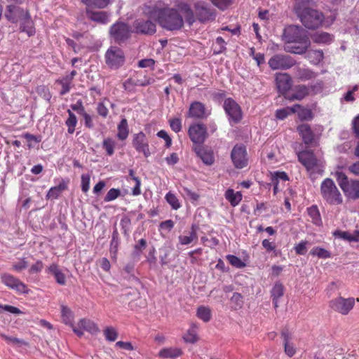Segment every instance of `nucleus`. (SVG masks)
Masks as SVG:
<instances>
[{
  "label": "nucleus",
  "instance_id": "1",
  "mask_svg": "<svg viewBox=\"0 0 359 359\" xmlns=\"http://www.w3.org/2000/svg\"><path fill=\"white\" fill-rule=\"evenodd\" d=\"M282 38L285 42L284 50L287 53L302 55L311 46L307 32L299 25H291L286 27Z\"/></svg>",
  "mask_w": 359,
  "mask_h": 359
},
{
  "label": "nucleus",
  "instance_id": "2",
  "mask_svg": "<svg viewBox=\"0 0 359 359\" xmlns=\"http://www.w3.org/2000/svg\"><path fill=\"white\" fill-rule=\"evenodd\" d=\"M313 0H299L294 3L293 11L303 26L314 30L323 26L325 21L323 13L311 8Z\"/></svg>",
  "mask_w": 359,
  "mask_h": 359
},
{
  "label": "nucleus",
  "instance_id": "3",
  "mask_svg": "<svg viewBox=\"0 0 359 359\" xmlns=\"http://www.w3.org/2000/svg\"><path fill=\"white\" fill-rule=\"evenodd\" d=\"M156 14L158 23L167 31H179L184 26V19L180 13L175 8H159L156 11Z\"/></svg>",
  "mask_w": 359,
  "mask_h": 359
},
{
  "label": "nucleus",
  "instance_id": "4",
  "mask_svg": "<svg viewBox=\"0 0 359 359\" xmlns=\"http://www.w3.org/2000/svg\"><path fill=\"white\" fill-rule=\"evenodd\" d=\"M297 156L299 161L305 167L311 179H315L316 175H323V165L312 151H299Z\"/></svg>",
  "mask_w": 359,
  "mask_h": 359
},
{
  "label": "nucleus",
  "instance_id": "5",
  "mask_svg": "<svg viewBox=\"0 0 359 359\" xmlns=\"http://www.w3.org/2000/svg\"><path fill=\"white\" fill-rule=\"evenodd\" d=\"M133 32V29L128 23L118 20L110 26L109 38L111 43L122 45L131 38Z\"/></svg>",
  "mask_w": 359,
  "mask_h": 359
},
{
  "label": "nucleus",
  "instance_id": "6",
  "mask_svg": "<svg viewBox=\"0 0 359 359\" xmlns=\"http://www.w3.org/2000/svg\"><path fill=\"white\" fill-rule=\"evenodd\" d=\"M320 194L329 204L339 205L343 202L341 194L331 178H326L321 182Z\"/></svg>",
  "mask_w": 359,
  "mask_h": 359
},
{
  "label": "nucleus",
  "instance_id": "7",
  "mask_svg": "<svg viewBox=\"0 0 359 359\" xmlns=\"http://www.w3.org/2000/svg\"><path fill=\"white\" fill-rule=\"evenodd\" d=\"M223 109L230 125L239 123L243 119V111L241 106L231 97L224 100Z\"/></svg>",
  "mask_w": 359,
  "mask_h": 359
},
{
  "label": "nucleus",
  "instance_id": "8",
  "mask_svg": "<svg viewBox=\"0 0 359 359\" xmlns=\"http://www.w3.org/2000/svg\"><path fill=\"white\" fill-rule=\"evenodd\" d=\"M106 65L111 69H117L125 63V55L121 48L111 46L105 53Z\"/></svg>",
  "mask_w": 359,
  "mask_h": 359
},
{
  "label": "nucleus",
  "instance_id": "9",
  "mask_svg": "<svg viewBox=\"0 0 359 359\" xmlns=\"http://www.w3.org/2000/svg\"><path fill=\"white\" fill-rule=\"evenodd\" d=\"M188 135L193 147L203 144L208 136L207 128L203 123H193L188 129Z\"/></svg>",
  "mask_w": 359,
  "mask_h": 359
},
{
  "label": "nucleus",
  "instance_id": "10",
  "mask_svg": "<svg viewBox=\"0 0 359 359\" xmlns=\"http://www.w3.org/2000/svg\"><path fill=\"white\" fill-rule=\"evenodd\" d=\"M133 32L138 35L151 36L156 32V23L149 19H136L133 22Z\"/></svg>",
  "mask_w": 359,
  "mask_h": 359
},
{
  "label": "nucleus",
  "instance_id": "11",
  "mask_svg": "<svg viewBox=\"0 0 359 359\" xmlns=\"http://www.w3.org/2000/svg\"><path fill=\"white\" fill-rule=\"evenodd\" d=\"M231 158L236 168L242 169L248 164L246 148L242 144H236L231 152Z\"/></svg>",
  "mask_w": 359,
  "mask_h": 359
},
{
  "label": "nucleus",
  "instance_id": "12",
  "mask_svg": "<svg viewBox=\"0 0 359 359\" xmlns=\"http://www.w3.org/2000/svg\"><path fill=\"white\" fill-rule=\"evenodd\" d=\"M268 64L273 69H288L296 64V61L287 55L276 54L271 57Z\"/></svg>",
  "mask_w": 359,
  "mask_h": 359
},
{
  "label": "nucleus",
  "instance_id": "13",
  "mask_svg": "<svg viewBox=\"0 0 359 359\" xmlns=\"http://www.w3.org/2000/svg\"><path fill=\"white\" fill-rule=\"evenodd\" d=\"M355 304L354 298L337 297L329 302L330 307L334 311L342 315H346L353 308Z\"/></svg>",
  "mask_w": 359,
  "mask_h": 359
},
{
  "label": "nucleus",
  "instance_id": "14",
  "mask_svg": "<svg viewBox=\"0 0 359 359\" xmlns=\"http://www.w3.org/2000/svg\"><path fill=\"white\" fill-rule=\"evenodd\" d=\"M211 114V110L208 109L205 104L199 101H194L190 104L187 116L195 119H205Z\"/></svg>",
  "mask_w": 359,
  "mask_h": 359
},
{
  "label": "nucleus",
  "instance_id": "15",
  "mask_svg": "<svg viewBox=\"0 0 359 359\" xmlns=\"http://www.w3.org/2000/svg\"><path fill=\"white\" fill-rule=\"evenodd\" d=\"M132 144L138 153H142L146 158L151 155L148 139L142 131L133 134Z\"/></svg>",
  "mask_w": 359,
  "mask_h": 359
},
{
  "label": "nucleus",
  "instance_id": "16",
  "mask_svg": "<svg viewBox=\"0 0 359 359\" xmlns=\"http://www.w3.org/2000/svg\"><path fill=\"white\" fill-rule=\"evenodd\" d=\"M1 280L7 287L20 294L28 293L29 290L26 285L11 274L3 273L1 276Z\"/></svg>",
  "mask_w": 359,
  "mask_h": 359
},
{
  "label": "nucleus",
  "instance_id": "17",
  "mask_svg": "<svg viewBox=\"0 0 359 359\" xmlns=\"http://www.w3.org/2000/svg\"><path fill=\"white\" fill-rule=\"evenodd\" d=\"M193 151L196 156L206 165H212L215 163V155L210 147L201 144L192 147Z\"/></svg>",
  "mask_w": 359,
  "mask_h": 359
},
{
  "label": "nucleus",
  "instance_id": "18",
  "mask_svg": "<svg viewBox=\"0 0 359 359\" xmlns=\"http://www.w3.org/2000/svg\"><path fill=\"white\" fill-rule=\"evenodd\" d=\"M194 7L197 18L200 22H203L215 19V12L209 8L204 1H198L196 3Z\"/></svg>",
  "mask_w": 359,
  "mask_h": 359
},
{
  "label": "nucleus",
  "instance_id": "19",
  "mask_svg": "<svg viewBox=\"0 0 359 359\" xmlns=\"http://www.w3.org/2000/svg\"><path fill=\"white\" fill-rule=\"evenodd\" d=\"M27 13H29L27 10H25L18 6L11 4L6 7L5 16L11 22L17 23L20 22Z\"/></svg>",
  "mask_w": 359,
  "mask_h": 359
},
{
  "label": "nucleus",
  "instance_id": "20",
  "mask_svg": "<svg viewBox=\"0 0 359 359\" xmlns=\"http://www.w3.org/2000/svg\"><path fill=\"white\" fill-rule=\"evenodd\" d=\"M275 80L278 90L282 95L285 94L291 88L292 79L288 74L277 73Z\"/></svg>",
  "mask_w": 359,
  "mask_h": 359
},
{
  "label": "nucleus",
  "instance_id": "21",
  "mask_svg": "<svg viewBox=\"0 0 359 359\" xmlns=\"http://www.w3.org/2000/svg\"><path fill=\"white\" fill-rule=\"evenodd\" d=\"M297 131L303 142L308 147L313 146L315 142V135L309 124H301L297 127Z\"/></svg>",
  "mask_w": 359,
  "mask_h": 359
},
{
  "label": "nucleus",
  "instance_id": "22",
  "mask_svg": "<svg viewBox=\"0 0 359 359\" xmlns=\"http://www.w3.org/2000/svg\"><path fill=\"white\" fill-rule=\"evenodd\" d=\"M69 182V179H61L57 185L50 188L46 195V198L47 200H55L58 198L62 192L67 189Z\"/></svg>",
  "mask_w": 359,
  "mask_h": 359
},
{
  "label": "nucleus",
  "instance_id": "23",
  "mask_svg": "<svg viewBox=\"0 0 359 359\" xmlns=\"http://www.w3.org/2000/svg\"><path fill=\"white\" fill-rule=\"evenodd\" d=\"M86 13L88 19L102 25H106L110 20V15L106 11H94L87 8Z\"/></svg>",
  "mask_w": 359,
  "mask_h": 359
},
{
  "label": "nucleus",
  "instance_id": "24",
  "mask_svg": "<svg viewBox=\"0 0 359 359\" xmlns=\"http://www.w3.org/2000/svg\"><path fill=\"white\" fill-rule=\"evenodd\" d=\"M46 273L54 276L56 283L60 285L66 284V276L56 263H52L46 269Z\"/></svg>",
  "mask_w": 359,
  "mask_h": 359
},
{
  "label": "nucleus",
  "instance_id": "25",
  "mask_svg": "<svg viewBox=\"0 0 359 359\" xmlns=\"http://www.w3.org/2000/svg\"><path fill=\"white\" fill-rule=\"evenodd\" d=\"M20 22V29L21 32L27 33L29 36L35 34L36 29L34 23L29 13H27V15L21 19Z\"/></svg>",
  "mask_w": 359,
  "mask_h": 359
},
{
  "label": "nucleus",
  "instance_id": "26",
  "mask_svg": "<svg viewBox=\"0 0 359 359\" xmlns=\"http://www.w3.org/2000/svg\"><path fill=\"white\" fill-rule=\"evenodd\" d=\"M345 196L352 200L359 198V180H351L346 187L343 190Z\"/></svg>",
  "mask_w": 359,
  "mask_h": 359
},
{
  "label": "nucleus",
  "instance_id": "27",
  "mask_svg": "<svg viewBox=\"0 0 359 359\" xmlns=\"http://www.w3.org/2000/svg\"><path fill=\"white\" fill-rule=\"evenodd\" d=\"M116 137L119 140H126L129 135V126L126 118H123L117 126Z\"/></svg>",
  "mask_w": 359,
  "mask_h": 359
},
{
  "label": "nucleus",
  "instance_id": "28",
  "mask_svg": "<svg viewBox=\"0 0 359 359\" xmlns=\"http://www.w3.org/2000/svg\"><path fill=\"white\" fill-rule=\"evenodd\" d=\"M182 354V351L179 348H164L158 353V356L162 358H175Z\"/></svg>",
  "mask_w": 359,
  "mask_h": 359
},
{
  "label": "nucleus",
  "instance_id": "29",
  "mask_svg": "<svg viewBox=\"0 0 359 359\" xmlns=\"http://www.w3.org/2000/svg\"><path fill=\"white\" fill-rule=\"evenodd\" d=\"M225 198L230 204L235 207L242 200V195L239 191H235L232 189H228L225 192Z\"/></svg>",
  "mask_w": 359,
  "mask_h": 359
},
{
  "label": "nucleus",
  "instance_id": "30",
  "mask_svg": "<svg viewBox=\"0 0 359 359\" xmlns=\"http://www.w3.org/2000/svg\"><path fill=\"white\" fill-rule=\"evenodd\" d=\"M305 53H306V57L313 65H318L324 57L323 52L321 50H307Z\"/></svg>",
  "mask_w": 359,
  "mask_h": 359
},
{
  "label": "nucleus",
  "instance_id": "31",
  "mask_svg": "<svg viewBox=\"0 0 359 359\" xmlns=\"http://www.w3.org/2000/svg\"><path fill=\"white\" fill-rule=\"evenodd\" d=\"M297 108H300L299 104H294L292 107H287L283 109H279L276 111V117L279 120H284L289 115L294 114L297 111Z\"/></svg>",
  "mask_w": 359,
  "mask_h": 359
},
{
  "label": "nucleus",
  "instance_id": "32",
  "mask_svg": "<svg viewBox=\"0 0 359 359\" xmlns=\"http://www.w3.org/2000/svg\"><path fill=\"white\" fill-rule=\"evenodd\" d=\"M196 226L195 225H192L191 230L189 232V236L180 235L178 237L179 243L182 245H187L190 244L194 241L198 240V236L196 233Z\"/></svg>",
  "mask_w": 359,
  "mask_h": 359
},
{
  "label": "nucleus",
  "instance_id": "33",
  "mask_svg": "<svg viewBox=\"0 0 359 359\" xmlns=\"http://www.w3.org/2000/svg\"><path fill=\"white\" fill-rule=\"evenodd\" d=\"M307 212L311 218L312 222L316 226L322 225L321 216L317 205H313L307 208Z\"/></svg>",
  "mask_w": 359,
  "mask_h": 359
},
{
  "label": "nucleus",
  "instance_id": "34",
  "mask_svg": "<svg viewBox=\"0 0 359 359\" xmlns=\"http://www.w3.org/2000/svg\"><path fill=\"white\" fill-rule=\"evenodd\" d=\"M309 87L305 85H299L296 86L294 93L292 94L290 100H301L309 94Z\"/></svg>",
  "mask_w": 359,
  "mask_h": 359
},
{
  "label": "nucleus",
  "instance_id": "35",
  "mask_svg": "<svg viewBox=\"0 0 359 359\" xmlns=\"http://www.w3.org/2000/svg\"><path fill=\"white\" fill-rule=\"evenodd\" d=\"M147 241L144 238L140 239L134 245L132 252V257L134 259H139L142 251L147 248Z\"/></svg>",
  "mask_w": 359,
  "mask_h": 359
},
{
  "label": "nucleus",
  "instance_id": "36",
  "mask_svg": "<svg viewBox=\"0 0 359 359\" xmlns=\"http://www.w3.org/2000/svg\"><path fill=\"white\" fill-rule=\"evenodd\" d=\"M88 8L94 7L99 9L105 8L111 4V0H81Z\"/></svg>",
  "mask_w": 359,
  "mask_h": 359
},
{
  "label": "nucleus",
  "instance_id": "37",
  "mask_svg": "<svg viewBox=\"0 0 359 359\" xmlns=\"http://www.w3.org/2000/svg\"><path fill=\"white\" fill-rule=\"evenodd\" d=\"M197 317L205 323H208L212 318L211 309L205 306H201L197 309Z\"/></svg>",
  "mask_w": 359,
  "mask_h": 359
},
{
  "label": "nucleus",
  "instance_id": "38",
  "mask_svg": "<svg viewBox=\"0 0 359 359\" xmlns=\"http://www.w3.org/2000/svg\"><path fill=\"white\" fill-rule=\"evenodd\" d=\"M68 118L65 121V125L67 126V132L69 134H73L75 131V128L77 124V118L76 115L70 110H67Z\"/></svg>",
  "mask_w": 359,
  "mask_h": 359
},
{
  "label": "nucleus",
  "instance_id": "39",
  "mask_svg": "<svg viewBox=\"0 0 359 359\" xmlns=\"http://www.w3.org/2000/svg\"><path fill=\"white\" fill-rule=\"evenodd\" d=\"M116 145V142L111 137H107L102 142V148L109 156H111L114 154Z\"/></svg>",
  "mask_w": 359,
  "mask_h": 359
},
{
  "label": "nucleus",
  "instance_id": "40",
  "mask_svg": "<svg viewBox=\"0 0 359 359\" xmlns=\"http://www.w3.org/2000/svg\"><path fill=\"white\" fill-rule=\"evenodd\" d=\"M297 76L302 81H307L315 78L316 74L308 68H299L297 71Z\"/></svg>",
  "mask_w": 359,
  "mask_h": 359
},
{
  "label": "nucleus",
  "instance_id": "41",
  "mask_svg": "<svg viewBox=\"0 0 359 359\" xmlns=\"http://www.w3.org/2000/svg\"><path fill=\"white\" fill-rule=\"evenodd\" d=\"M310 255L319 259H328L332 256L330 251L321 247L313 248L310 251Z\"/></svg>",
  "mask_w": 359,
  "mask_h": 359
},
{
  "label": "nucleus",
  "instance_id": "42",
  "mask_svg": "<svg viewBox=\"0 0 359 359\" xmlns=\"http://www.w3.org/2000/svg\"><path fill=\"white\" fill-rule=\"evenodd\" d=\"M79 325L81 328L91 333L97 332L98 331L97 325L90 320L84 318L81 319L79 322Z\"/></svg>",
  "mask_w": 359,
  "mask_h": 359
},
{
  "label": "nucleus",
  "instance_id": "43",
  "mask_svg": "<svg viewBox=\"0 0 359 359\" xmlns=\"http://www.w3.org/2000/svg\"><path fill=\"white\" fill-rule=\"evenodd\" d=\"M313 40L317 43H329L332 41V36L327 32L316 33Z\"/></svg>",
  "mask_w": 359,
  "mask_h": 359
},
{
  "label": "nucleus",
  "instance_id": "44",
  "mask_svg": "<svg viewBox=\"0 0 359 359\" xmlns=\"http://www.w3.org/2000/svg\"><path fill=\"white\" fill-rule=\"evenodd\" d=\"M165 199L173 210H178L181 207V203L177 197L171 191L166 194Z\"/></svg>",
  "mask_w": 359,
  "mask_h": 359
},
{
  "label": "nucleus",
  "instance_id": "45",
  "mask_svg": "<svg viewBox=\"0 0 359 359\" xmlns=\"http://www.w3.org/2000/svg\"><path fill=\"white\" fill-rule=\"evenodd\" d=\"M334 175L339 186L340 187L342 191L344 190L348 184L350 182V180H348V177L346 175L345 173L339 171H337Z\"/></svg>",
  "mask_w": 359,
  "mask_h": 359
},
{
  "label": "nucleus",
  "instance_id": "46",
  "mask_svg": "<svg viewBox=\"0 0 359 359\" xmlns=\"http://www.w3.org/2000/svg\"><path fill=\"white\" fill-rule=\"evenodd\" d=\"M226 43L222 36L217 37L213 48V54L219 55L226 50Z\"/></svg>",
  "mask_w": 359,
  "mask_h": 359
},
{
  "label": "nucleus",
  "instance_id": "47",
  "mask_svg": "<svg viewBox=\"0 0 359 359\" xmlns=\"http://www.w3.org/2000/svg\"><path fill=\"white\" fill-rule=\"evenodd\" d=\"M183 339L187 343L194 344L198 341L197 332L194 327L188 330L183 336Z\"/></svg>",
  "mask_w": 359,
  "mask_h": 359
},
{
  "label": "nucleus",
  "instance_id": "48",
  "mask_svg": "<svg viewBox=\"0 0 359 359\" xmlns=\"http://www.w3.org/2000/svg\"><path fill=\"white\" fill-rule=\"evenodd\" d=\"M103 332L107 341H115L118 337V332L113 327H107L103 330Z\"/></svg>",
  "mask_w": 359,
  "mask_h": 359
},
{
  "label": "nucleus",
  "instance_id": "49",
  "mask_svg": "<svg viewBox=\"0 0 359 359\" xmlns=\"http://www.w3.org/2000/svg\"><path fill=\"white\" fill-rule=\"evenodd\" d=\"M120 225L125 236H128L130 231L131 219L129 217L124 215L120 221Z\"/></svg>",
  "mask_w": 359,
  "mask_h": 359
},
{
  "label": "nucleus",
  "instance_id": "50",
  "mask_svg": "<svg viewBox=\"0 0 359 359\" xmlns=\"http://www.w3.org/2000/svg\"><path fill=\"white\" fill-rule=\"evenodd\" d=\"M333 236L339 238L348 242H354L353 233L351 234L348 231L336 230L332 233Z\"/></svg>",
  "mask_w": 359,
  "mask_h": 359
},
{
  "label": "nucleus",
  "instance_id": "51",
  "mask_svg": "<svg viewBox=\"0 0 359 359\" xmlns=\"http://www.w3.org/2000/svg\"><path fill=\"white\" fill-rule=\"evenodd\" d=\"M229 262L237 269H242L245 266V264L238 257L233 255H228L226 257Z\"/></svg>",
  "mask_w": 359,
  "mask_h": 359
},
{
  "label": "nucleus",
  "instance_id": "52",
  "mask_svg": "<svg viewBox=\"0 0 359 359\" xmlns=\"http://www.w3.org/2000/svg\"><path fill=\"white\" fill-rule=\"evenodd\" d=\"M271 294L272 299L280 298L284 294V287L283 284L276 283L271 291Z\"/></svg>",
  "mask_w": 359,
  "mask_h": 359
},
{
  "label": "nucleus",
  "instance_id": "53",
  "mask_svg": "<svg viewBox=\"0 0 359 359\" xmlns=\"http://www.w3.org/2000/svg\"><path fill=\"white\" fill-rule=\"evenodd\" d=\"M61 313L63 321L65 324H70L73 320V313L72 311L65 306H61Z\"/></svg>",
  "mask_w": 359,
  "mask_h": 359
},
{
  "label": "nucleus",
  "instance_id": "54",
  "mask_svg": "<svg viewBox=\"0 0 359 359\" xmlns=\"http://www.w3.org/2000/svg\"><path fill=\"white\" fill-rule=\"evenodd\" d=\"M210 2L221 11L228 8L233 3V0H210Z\"/></svg>",
  "mask_w": 359,
  "mask_h": 359
},
{
  "label": "nucleus",
  "instance_id": "55",
  "mask_svg": "<svg viewBox=\"0 0 359 359\" xmlns=\"http://www.w3.org/2000/svg\"><path fill=\"white\" fill-rule=\"evenodd\" d=\"M243 297L241 293L234 292L231 298V302L234 304V309H241L243 304Z\"/></svg>",
  "mask_w": 359,
  "mask_h": 359
},
{
  "label": "nucleus",
  "instance_id": "56",
  "mask_svg": "<svg viewBox=\"0 0 359 359\" xmlns=\"http://www.w3.org/2000/svg\"><path fill=\"white\" fill-rule=\"evenodd\" d=\"M121 195V191L118 189L111 188L107 193L104 198L105 202L112 201L116 199Z\"/></svg>",
  "mask_w": 359,
  "mask_h": 359
},
{
  "label": "nucleus",
  "instance_id": "57",
  "mask_svg": "<svg viewBox=\"0 0 359 359\" xmlns=\"http://www.w3.org/2000/svg\"><path fill=\"white\" fill-rule=\"evenodd\" d=\"M308 241L305 240L301 241L299 243L296 244L294 247V250L297 255H304L307 252Z\"/></svg>",
  "mask_w": 359,
  "mask_h": 359
},
{
  "label": "nucleus",
  "instance_id": "58",
  "mask_svg": "<svg viewBox=\"0 0 359 359\" xmlns=\"http://www.w3.org/2000/svg\"><path fill=\"white\" fill-rule=\"evenodd\" d=\"M212 100L217 103L224 102V100L226 98V93L224 90H219L217 91H215L212 93Z\"/></svg>",
  "mask_w": 359,
  "mask_h": 359
},
{
  "label": "nucleus",
  "instance_id": "59",
  "mask_svg": "<svg viewBox=\"0 0 359 359\" xmlns=\"http://www.w3.org/2000/svg\"><path fill=\"white\" fill-rule=\"evenodd\" d=\"M169 124L171 129L175 132L179 133L182 130V120L180 118H174L169 120Z\"/></svg>",
  "mask_w": 359,
  "mask_h": 359
},
{
  "label": "nucleus",
  "instance_id": "60",
  "mask_svg": "<svg viewBox=\"0 0 359 359\" xmlns=\"http://www.w3.org/2000/svg\"><path fill=\"white\" fill-rule=\"evenodd\" d=\"M182 191L183 195L192 201H196L199 198V195L196 192L191 191L187 187H183Z\"/></svg>",
  "mask_w": 359,
  "mask_h": 359
},
{
  "label": "nucleus",
  "instance_id": "61",
  "mask_svg": "<svg viewBox=\"0 0 359 359\" xmlns=\"http://www.w3.org/2000/svg\"><path fill=\"white\" fill-rule=\"evenodd\" d=\"M160 262L161 265H166L168 263V257L170 254V250L168 248H162L160 249Z\"/></svg>",
  "mask_w": 359,
  "mask_h": 359
},
{
  "label": "nucleus",
  "instance_id": "62",
  "mask_svg": "<svg viewBox=\"0 0 359 359\" xmlns=\"http://www.w3.org/2000/svg\"><path fill=\"white\" fill-rule=\"evenodd\" d=\"M90 176L89 174H83L81 175V190L86 193L90 188Z\"/></svg>",
  "mask_w": 359,
  "mask_h": 359
},
{
  "label": "nucleus",
  "instance_id": "63",
  "mask_svg": "<svg viewBox=\"0 0 359 359\" xmlns=\"http://www.w3.org/2000/svg\"><path fill=\"white\" fill-rule=\"evenodd\" d=\"M298 111V116L301 120H309L313 118L312 112L310 109L306 108H302Z\"/></svg>",
  "mask_w": 359,
  "mask_h": 359
},
{
  "label": "nucleus",
  "instance_id": "64",
  "mask_svg": "<svg viewBox=\"0 0 359 359\" xmlns=\"http://www.w3.org/2000/svg\"><path fill=\"white\" fill-rule=\"evenodd\" d=\"M96 110L98 115L102 118H106L109 114V110L103 102H100L97 103Z\"/></svg>",
  "mask_w": 359,
  "mask_h": 359
}]
</instances>
